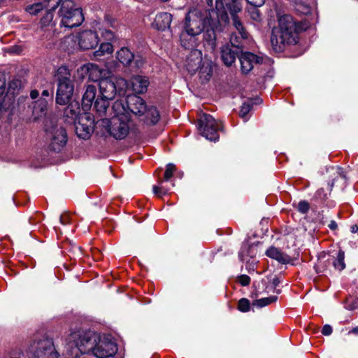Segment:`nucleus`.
<instances>
[{
  "label": "nucleus",
  "instance_id": "nucleus-6",
  "mask_svg": "<svg viewBox=\"0 0 358 358\" xmlns=\"http://www.w3.org/2000/svg\"><path fill=\"white\" fill-rule=\"evenodd\" d=\"M45 131L49 141V148L55 152H59L67 142V135L64 128L59 125L55 119L45 120Z\"/></svg>",
  "mask_w": 358,
  "mask_h": 358
},
{
  "label": "nucleus",
  "instance_id": "nucleus-57",
  "mask_svg": "<svg viewBox=\"0 0 358 358\" xmlns=\"http://www.w3.org/2000/svg\"><path fill=\"white\" fill-rule=\"evenodd\" d=\"M350 231L353 234L357 233V232L358 233V227L357 225H352L351 227Z\"/></svg>",
  "mask_w": 358,
  "mask_h": 358
},
{
  "label": "nucleus",
  "instance_id": "nucleus-49",
  "mask_svg": "<svg viewBox=\"0 0 358 358\" xmlns=\"http://www.w3.org/2000/svg\"><path fill=\"white\" fill-rule=\"evenodd\" d=\"M238 282L242 285V286H247L250 282V278L247 275H241L238 278Z\"/></svg>",
  "mask_w": 358,
  "mask_h": 358
},
{
  "label": "nucleus",
  "instance_id": "nucleus-5",
  "mask_svg": "<svg viewBox=\"0 0 358 358\" xmlns=\"http://www.w3.org/2000/svg\"><path fill=\"white\" fill-rule=\"evenodd\" d=\"M128 82L122 78L108 76L100 80L99 83V95L108 99H113L117 94L124 96L129 89Z\"/></svg>",
  "mask_w": 358,
  "mask_h": 358
},
{
  "label": "nucleus",
  "instance_id": "nucleus-58",
  "mask_svg": "<svg viewBox=\"0 0 358 358\" xmlns=\"http://www.w3.org/2000/svg\"><path fill=\"white\" fill-rule=\"evenodd\" d=\"M349 334H353L355 335H358V326L356 327H354L352 330L349 331Z\"/></svg>",
  "mask_w": 358,
  "mask_h": 358
},
{
  "label": "nucleus",
  "instance_id": "nucleus-1",
  "mask_svg": "<svg viewBox=\"0 0 358 358\" xmlns=\"http://www.w3.org/2000/svg\"><path fill=\"white\" fill-rule=\"evenodd\" d=\"M212 10L202 11L193 8L186 14L182 31L180 35V41L182 47L190 49L197 45V36L204 31V39L212 46L215 45V29L217 28L216 20L213 19Z\"/></svg>",
  "mask_w": 358,
  "mask_h": 358
},
{
  "label": "nucleus",
  "instance_id": "nucleus-7",
  "mask_svg": "<svg viewBox=\"0 0 358 358\" xmlns=\"http://www.w3.org/2000/svg\"><path fill=\"white\" fill-rule=\"evenodd\" d=\"M60 24L66 28L80 26L84 20L82 10L75 8L72 0H64L59 10Z\"/></svg>",
  "mask_w": 358,
  "mask_h": 358
},
{
  "label": "nucleus",
  "instance_id": "nucleus-61",
  "mask_svg": "<svg viewBox=\"0 0 358 358\" xmlns=\"http://www.w3.org/2000/svg\"><path fill=\"white\" fill-rule=\"evenodd\" d=\"M315 271H316L317 273H321L322 271V270L318 269L317 266H315Z\"/></svg>",
  "mask_w": 358,
  "mask_h": 358
},
{
  "label": "nucleus",
  "instance_id": "nucleus-4",
  "mask_svg": "<svg viewBox=\"0 0 358 358\" xmlns=\"http://www.w3.org/2000/svg\"><path fill=\"white\" fill-rule=\"evenodd\" d=\"M241 10L240 5L236 2L232 1L229 4L224 5L223 0H216L215 9L212 10V13L216 15V22L217 24H226L229 22V17L227 12L229 11L231 15L233 25L237 30L238 33L241 35L243 38L248 37V33L245 29L241 20L236 15Z\"/></svg>",
  "mask_w": 358,
  "mask_h": 358
},
{
  "label": "nucleus",
  "instance_id": "nucleus-18",
  "mask_svg": "<svg viewBox=\"0 0 358 358\" xmlns=\"http://www.w3.org/2000/svg\"><path fill=\"white\" fill-rule=\"evenodd\" d=\"M241 50L231 47L229 44L222 46L221 49V57L226 66H231L236 60Z\"/></svg>",
  "mask_w": 358,
  "mask_h": 358
},
{
  "label": "nucleus",
  "instance_id": "nucleus-12",
  "mask_svg": "<svg viewBox=\"0 0 358 358\" xmlns=\"http://www.w3.org/2000/svg\"><path fill=\"white\" fill-rule=\"evenodd\" d=\"M77 39L80 48L83 50L93 49L99 43L97 34L91 30H85L79 33Z\"/></svg>",
  "mask_w": 358,
  "mask_h": 358
},
{
  "label": "nucleus",
  "instance_id": "nucleus-38",
  "mask_svg": "<svg viewBox=\"0 0 358 358\" xmlns=\"http://www.w3.org/2000/svg\"><path fill=\"white\" fill-rule=\"evenodd\" d=\"M43 8V6L41 3H35L33 4H30L27 6L25 8V10L27 13L31 15H37L40 11H41Z\"/></svg>",
  "mask_w": 358,
  "mask_h": 358
},
{
  "label": "nucleus",
  "instance_id": "nucleus-63",
  "mask_svg": "<svg viewBox=\"0 0 358 358\" xmlns=\"http://www.w3.org/2000/svg\"><path fill=\"white\" fill-rule=\"evenodd\" d=\"M162 1H168L169 0H162Z\"/></svg>",
  "mask_w": 358,
  "mask_h": 358
},
{
  "label": "nucleus",
  "instance_id": "nucleus-48",
  "mask_svg": "<svg viewBox=\"0 0 358 358\" xmlns=\"http://www.w3.org/2000/svg\"><path fill=\"white\" fill-rule=\"evenodd\" d=\"M101 36L107 41H112L114 37V33L108 29H104L101 31Z\"/></svg>",
  "mask_w": 358,
  "mask_h": 358
},
{
  "label": "nucleus",
  "instance_id": "nucleus-56",
  "mask_svg": "<svg viewBox=\"0 0 358 358\" xmlns=\"http://www.w3.org/2000/svg\"><path fill=\"white\" fill-rule=\"evenodd\" d=\"M272 283H273L274 287H276L279 285L280 280H278V278H275L273 279Z\"/></svg>",
  "mask_w": 358,
  "mask_h": 358
},
{
  "label": "nucleus",
  "instance_id": "nucleus-22",
  "mask_svg": "<svg viewBox=\"0 0 358 358\" xmlns=\"http://www.w3.org/2000/svg\"><path fill=\"white\" fill-rule=\"evenodd\" d=\"M96 94V88L93 85H88L85 87V92L83 96V108L84 110H88L92 106Z\"/></svg>",
  "mask_w": 358,
  "mask_h": 358
},
{
  "label": "nucleus",
  "instance_id": "nucleus-25",
  "mask_svg": "<svg viewBox=\"0 0 358 358\" xmlns=\"http://www.w3.org/2000/svg\"><path fill=\"white\" fill-rule=\"evenodd\" d=\"M266 254L268 257L277 260L279 263L282 264H288L291 260L290 257L287 255L282 252L275 247L269 248L266 250Z\"/></svg>",
  "mask_w": 358,
  "mask_h": 358
},
{
  "label": "nucleus",
  "instance_id": "nucleus-20",
  "mask_svg": "<svg viewBox=\"0 0 358 358\" xmlns=\"http://www.w3.org/2000/svg\"><path fill=\"white\" fill-rule=\"evenodd\" d=\"M112 110L113 113V117H117L123 119V117L131 118L129 111L128 110V101L124 102L123 100L120 99L114 102L112 106Z\"/></svg>",
  "mask_w": 358,
  "mask_h": 358
},
{
  "label": "nucleus",
  "instance_id": "nucleus-14",
  "mask_svg": "<svg viewBox=\"0 0 358 358\" xmlns=\"http://www.w3.org/2000/svg\"><path fill=\"white\" fill-rule=\"evenodd\" d=\"M239 60L242 73L248 74L253 69L254 64L262 63L263 59L253 53L245 52L241 55Z\"/></svg>",
  "mask_w": 358,
  "mask_h": 358
},
{
  "label": "nucleus",
  "instance_id": "nucleus-26",
  "mask_svg": "<svg viewBox=\"0 0 358 358\" xmlns=\"http://www.w3.org/2000/svg\"><path fill=\"white\" fill-rule=\"evenodd\" d=\"M116 58L123 66H127L134 59V55L129 48L123 47L117 52Z\"/></svg>",
  "mask_w": 358,
  "mask_h": 358
},
{
  "label": "nucleus",
  "instance_id": "nucleus-62",
  "mask_svg": "<svg viewBox=\"0 0 358 358\" xmlns=\"http://www.w3.org/2000/svg\"><path fill=\"white\" fill-rule=\"evenodd\" d=\"M340 171H341V169H340L339 167H337V168H336V172H337L338 173H340Z\"/></svg>",
  "mask_w": 358,
  "mask_h": 358
},
{
  "label": "nucleus",
  "instance_id": "nucleus-53",
  "mask_svg": "<svg viewBox=\"0 0 358 358\" xmlns=\"http://www.w3.org/2000/svg\"><path fill=\"white\" fill-rule=\"evenodd\" d=\"M30 96L32 99H35L38 96V92L37 90H32L30 93Z\"/></svg>",
  "mask_w": 358,
  "mask_h": 358
},
{
  "label": "nucleus",
  "instance_id": "nucleus-13",
  "mask_svg": "<svg viewBox=\"0 0 358 358\" xmlns=\"http://www.w3.org/2000/svg\"><path fill=\"white\" fill-rule=\"evenodd\" d=\"M78 72L82 73L88 74L89 79L93 82H99L105 78L106 70L101 69L98 65L92 63H88L82 66L78 70Z\"/></svg>",
  "mask_w": 358,
  "mask_h": 358
},
{
  "label": "nucleus",
  "instance_id": "nucleus-21",
  "mask_svg": "<svg viewBox=\"0 0 358 358\" xmlns=\"http://www.w3.org/2000/svg\"><path fill=\"white\" fill-rule=\"evenodd\" d=\"M48 102L44 98H41L34 102L32 112V120L34 122L38 121L46 115Z\"/></svg>",
  "mask_w": 358,
  "mask_h": 358
},
{
  "label": "nucleus",
  "instance_id": "nucleus-10",
  "mask_svg": "<svg viewBox=\"0 0 358 358\" xmlns=\"http://www.w3.org/2000/svg\"><path fill=\"white\" fill-rule=\"evenodd\" d=\"M198 130L206 139L210 141H217L219 139L218 130L222 128V122H217L208 114H202L198 120Z\"/></svg>",
  "mask_w": 358,
  "mask_h": 358
},
{
  "label": "nucleus",
  "instance_id": "nucleus-36",
  "mask_svg": "<svg viewBox=\"0 0 358 358\" xmlns=\"http://www.w3.org/2000/svg\"><path fill=\"white\" fill-rule=\"evenodd\" d=\"M240 36L241 35L240 34ZM248 36L249 34L248 35V37L246 38H243L242 36H241L240 38L236 34H233L230 38V45L234 48H236L241 50L243 47V40L247 39L248 38Z\"/></svg>",
  "mask_w": 358,
  "mask_h": 358
},
{
  "label": "nucleus",
  "instance_id": "nucleus-19",
  "mask_svg": "<svg viewBox=\"0 0 358 358\" xmlns=\"http://www.w3.org/2000/svg\"><path fill=\"white\" fill-rule=\"evenodd\" d=\"M171 14L164 12L158 13L154 20L152 25L154 28L164 31L167 28H169L172 22Z\"/></svg>",
  "mask_w": 358,
  "mask_h": 358
},
{
  "label": "nucleus",
  "instance_id": "nucleus-16",
  "mask_svg": "<svg viewBox=\"0 0 358 358\" xmlns=\"http://www.w3.org/2000/svg\"><path fill=\"white\" fill-rule=\"evenodd\" d=\"M147 107L144 100L140 96H131L128 99V110L130 115L131 113L142 117Z\"/></svg>",
  "mask_w": 358,
  "mask_h": 358
},
{
  "label": "nucleus",
  "instance_id": "nucleus-60",
  "mask_svg": "<svg viewBox=\"0 0 358 358\" xmlns=\"http://www.w3.org/2000/svg\"><path fill=\"white\" fill-rule=\"evenodd\" d=\"M206 3L210 6H213V0H206Z\"/></svg>",
  "mask_w": 358,
  "mask_h": 358
},
{
  "label": "nucleus",
  "instance_id": "nucleus-50",
  "mask_svg": "<svg viewBox=\"0 0 358 358\" xmlns=\"http://www.w3.org/2000/svg\"><path fill=\"white\" fill-rule=\"evenodd\" d=\"M133 61L137 69L141 68L145 63V59L140 55L134 56Z\"/></svg>",
  "mask_w": 358,
  "mask_h": 358
},
{
  "label": "nucleus",
  "instance_id": "nucleus-17",
  "mask_svg": "<svg viewBox=\"0 0 358 358\" xmlns=\"http://www.w3.org/2000/svg\"><path fill=\"white\" fill-rule=\"evenodd\" d=\"M150 84L149 80L146 76H135L131 78L130 85L132 91L135 93L143 94L145 93Z\"/></svg>",
  "mask_w": 358,
  "mask_h": 358
},
{
  "label": "nucleus",
  "instance_id": "nucleus-59",
  "mask_svg": "<svg viewBox=\"0 0 358 358\" xmlns=\"http://www.w3.org/2000/svg\"><path fill=\"white\" fill-rule=\"evenodd\" d=\"M42 96H46V97L50 96V92H49V91H48V90H43V92H42Z\"/></svg>",
  "mask_w": 358,
  "mask_h": 358
},
{
  "label": "nucleus",
  "instance_id": "nucleus-31",
  "mask_svg": "<svg viewBox=\"0 0 358 358\" xmlns=\"http://www.w3.org/2000/svg\"><path fill=\"white\" fill-rule=\"evenodd\" d=\"M55 78L57 83L73 80L71 71L66 66H62L57 69Z\"/></svg>",
  "mask_w": 358,
  "mask_h": 358
},
{
  "label": "nucleus",
  "instance_id": "nucleus-30",
  "mask_svg": "<svg viewBox=\"0 0 358 358\" xmlns=\"http://www.w3.org/2000/svg\"><path fill=\"white\" fill-rule=\"evenodd\" d=\"M40 24L42 29H47V30H52L54 28L55 22L53 21L52 11L48 10L45 11L41 19Z\"/></svg>",
  "mask_w": 358,
  "mask_h": 358
},
{
  "label": "nucleus",
  "instance_id": "nucleus-42",
  "mask_svg": "<svg viewBox=\"0 0 358 358\" xmlns=\"http://www.w3.org/2000/svg\"><path fill=\"white\" fill-rule=\"evenodd\" d=\"M21 86V81L17 78H13L8 83V89L9 91H12V93L16 90H18Z\"/></svg>",
  "mask_w": 358,
  "mask_h": 358
},
{
  "label": "nucleus",
  "instance_id": "nucleus-9",
  "mask_svg": "<svg viewBox=\"0 0 358 358\" xmlns=\"http://www.w3.org/2000/svg\"><path fill=\"white\" fill-rule=\"evenodd\" d=\"M29 358H58L59 354L52 338L34 340L27 350Z\"/></svg>",
  "mask_w": 358,
  "mask_h": 358
},
{
  "label": "nucleus",
  "instance_id": "nucleus-45",
  "mask_svg": "<svg viewBox=\"0 0 358 358\" xmlns=\"http://www.w3.org/2000/svg\"><path fill=\"white\" fill-rule=\"evenodd\" d=\"M6 90V75L0 73V97L4 94Z\"/></svg>",
  "mask_w": 358,
  "mask_h": 358
},
{
  "label": "nucleus",
  "instance_id": "nucleus-55",
  "mask_svg": "<svg viewBox=\"0 0 358 358\" xmlns=\"http://www.w3.org/2000/svg\"><path fill=\"white\" fill-rule=\"evenodd\" d=\"M329 227L332 230L336 229V227H337L336 222L335 221H331L330 224H329Z\"/></svg>",
  "mask_w": 358,
  "mask_h": 358
},
{
  "label": "nucleus",
  "instance_id": "nucleus-2",
  "mask_svg": "<svg viewBox=\"0 0 358 358\" xmlns=\"http://www.w3.org/2000/svg\"><path fill=\"white\" fill-rule=\"evenodd\" d=\"M90 330L76 329L71 331L65 338V345L69 348H76L80 353L92 352L97 358H114L117 352L116 343L107 338L99 340Z\"/></svg>",
  "mask_w": 358,
  "mask_h": 358
},
{
  "label": "nucleus",
  "instance_id": "nucleus-8",
  "mask_svg": "<svg viewBox=\"0 0 358 358\" xmlns=\"http://www.w3.org/2000/svg\"><path fill=\"white\" fill-rule=\"evenodd\" d=\"M130 119L124 117L123 119L112 117L110 120L101 119L96 122L98 127H101L106 129L110 136L115 139H124L129 134Z\"/></svg>",
  "mask_w": 358,
  "mask_h": 358
},
{
  "label": "nucleus",
  "instance_id": "nucleus-46",
  "mask_svg": "<svg viewBox=\"0 0 358 358\" xmlns=\"http://www.w3.org/2000/svg\"><path fill=\"white\" fill-rule=\"evenodd\" d=\"M78 107L76 108H73V106L72 104L67 106V108L64 110V114L66 116H69V114L71 115V117H76L77 114L78 113Z\"/></svg>",
  "mask_w": 358,
  "mask_h": 358
},
{
  "label": "nucleus",
  "instance_id": "nucleus-24",
  "mask_svg": "<svg viewBox=\"0 0 358 358\" xmlns=\"http://www.w3.org/2000/svg\"><path fill=\"white\" fill-rule=\"evenodd\" d=\"M198 70L199 71L200 78L202 81H208L213 73L212 61L205 58L202 60Z\"/></svg>",
  "mask_w": 358,
  "mask_h": 358
},
{
  "label": "nucleus",
  "instance_id": "nucleus-28",
  "mask_svg": "<svg viewBox=\"0 0 358 358\" xmlns=\"http://www.w3.org/2000/svg\"><path fill=\"white\" fill-rule=\"evenodd\" d=\"M110 99L99 96L94 101V108L99 116L106 115Z\"/></svg>",
  "mask_w": 358,
  "mask_h": 358
},
{
  "label": "nucleus",
  "instance_id": "nucleus-39",
  "mask_svg": "<svg viewBox=\"0 0 358 358\" xmlns=\"http://www.w3.org/2000/svg\"><path fill=\"white\" fill-rule=\"evenodd\" d=\"M257 7L258 6H250L247 8L251 20L255 22H259L262 20L261 15Z\"/></svg>",
  "mask_w": 358,
  "mask_h": 358
},
{
  "label": "nucleus",
  "instance_id": "nucleus-37",
  "mask_svg": "<svg viewBox=\"0 0 358 358\" xmlns=\"http://www.w3.org/2000/svg\"><path fill=\"white\" fill-rule=\"evenodd\" d=\"M334 186V181L329 185V187L328 188L327 191L329 192V194L331 191V189ZM328 193L323 189L320 188L319 189L314 195V199L317 201H324L327 199Z\"/></svg>",
  "mask_w": 358,
  "mask_h": 358
},
{
  "label": "nucleus",
  "instance_id": "nucleus-11",
  "mask_svg": "<svg viewBox=\"0 0 358 358\" xmlns=\"http://www.w3.org/2000/svg\"><path fill=\"white\" fill-rule=\"evenodd\" d=\"M74 90L73 81L57 83L56 102L59 105L67 104L73 95Z\"/></svg>",
  "mask_w": 358,
  "mask_h": 358
},
{
  "label": "nucleus",
  "instance_id": "nucleus-44",
  "mask_svg": "<svg viewBox=\"0 0 358 358\" xmlns=\"http://www.w3.org/2000/svg\"><path fill=\"white\" fill-rule=\"evenodd\" d=\"M310 209L309 203L306 201H301L297 206V210L303 214H306Z\"/></svg>",
  "mask_w": 358,
  "mask_h": 358
},
{
  "label": "nucleus",
  "instance_id": "nucleus-32",
  "mask_svg": "<svg viewBox=\"0 0 358 358\" xmlns=\"http://www.w3.org/2000/svg\"><path fill=\"white\" fill-rule=\"evenodd\" d=\"M113 51V48L110 42L101 43L99 50L94 52V57L98 58L105 55H110Z\"/></svg>",
  "mask_w": 358,
  "mask_h": 358
},
{
  "label": "nucleus",
  "instance_id": "nucleus-51",
  "mask_svg": "<svg viewBox=\"0 0 358 358\" xmlns=\"http://www.w3.org/2000/svg\"><path fill=\"white\" fill-rule=\"evenodd\" d=\"M248 4L250 5V6H262L265 0H246Z\"/></svg>",
  "mask_w": 358,
  "mask_h": 358
},
{
  "label": "nucleus",
  "instance_id": "nucleus-41",
  "mask_svg": "<svg viewBox=\"0 0 358 358\" xmlns=\"http://www.w3.org/2000/svg\"><path fill=\"white\" fill-rule=\"evenodd\" d=\"M238 308L241 312H248L250 310L249 300L245 298L240 299L238 303Z\"/></svg>",
  "mask_w": 358,
  "mask_h": 358
},
{
  "label": "nucleus",
  "instance_id": "nucleus-23",
  "mask_svg": "<svg viewBox=\"0 0 358 358\" xmlns=\"http://www.w3.org/2000/svg\"><path fill=\"white\" fill-rule=\"evenodd\" d=\"M160 119V115L155 106L147 107L145 113H143L141 120L146 124L154 125L157 124Z\"/></svg>",
  "mask_w": 358,
  "mask_h": 358
},
{
  "label": "nucleus",
  "instance_id": "nucleus-34",
  "mask_svg": "<svg viewBox=\"0 0 358 358\" xmlns=\"http://www.w3.org/2000/svg\"><path fill=\"white\" fill-rule=\"evenodd\" d=\"M344 259L345 252L343 250H339L336 259L333 262L334 266L336 270L341 271L345 268Z\"/></svg>",
  "mask_w": 358,
  "mask_h": 358
},
{
  "label": "nucleus",
  "instance_id": "nucleus-40",
  "mask_svg": "<svg viewBox=\"0 0 358 358\" xmlns=\"http://www.w3.org/2000/svg\"><path fill=\"white\" fill-rule=\"evenodd\" d=\"M62 0H44L45 6L48 10H55L60 4L62 5Z\"/></svg>",
  "mask_w": 358,
  "mask_h": 358
},
{
  "label": "nucleus",
  "instance_id": "nucleus-47",
  "mask_svg": "<svg viewBox=\"0 0 358 358\" xmlns=\"http://www.w3.org/2000/svg\"><path fill=\"white\" fill-rule=\"evenodd\" d=\"M153 192L157 196L162 197L168 193V190L163 187L153 186Z\"/></svg>",
  "mask_w": 358,
  "mask_h": 358
},
{
  "label": "nucleus",
  "instance_id": "nucleus-33",
  "mask_svg": "<svg viewBox=\"0 0 358 358\" xmlns=\"http://www.w3.org/2000/svg\"><path fill=\"white\" fill-rule=\"evenodd\" d=\"M253 106V102L250 100H248L243 103L240 110V116L246 122L248 120V113L251 110Z\"/></svg>",
  "mask_w": 358,
  "mask_h": 358
},
{
  "label": "nucleus",
  "instance_id": "nucleus-3",
  "mask_svg": "<svg viewBox=\"0 0 358 358\" xmlns=\"http://www.w3.org/2000/svg\"><path fill=\"white\" fill-rule=\"evenodd\" d=\"M278 26L272 31L271 43L273 48L278 52L283 50L287 45H295L299 39V31L301 25L288 14L278 17Z\"/></svg>",
  "mask_w": 358,
  "mask_h": 358
},
{
  "label": "nucleus",
  "instance_id": "nucleus-29",
  "mask_svg": "<svg viewBox=\"0 0 358 358\" xmlns=\"http://www.w3.org/2000/svg\"><path fill=\"white\" fill-rule=\"evenodd\" d=\"M255 255L254 247L249 245L248 243H244L239 252V259L242 262H249L250 259Z\"/></svg>",
  "mask_w": 358,
  "mask_h": 358
},
{
  "label": "nucleus",
  "instance_id": "nucleus-54",
  "mask_svg": "<svg viewBox=\"0 0 358 358\" xmlns=\"http://www.w3.org/2000/svg\"><path fill=\"white\" fill-rule=\"evenodd\" d=\"M59 220L62 224H66L68 222V217L66 215H62L59 218Z\"/></svg>",
  "mask_w": 358,
  "mask_h": 358
},
{
  "label": "nucleus",
  "instance_id": "nucleus-15",
  "mask_svg": "<svg viewBox=\"0 0 358 358\" xmlns=\"http://www.w3.org/2000/svg\"><path fill=\"white\" fill-rule=\"evenodd\" d=\"M202 60L201 51L197 49H193L186 59L185 66L187 71L191 74H194L196 71H198Z\"/></svg>",
  "mask_w": 358,
  "mask_h": 358
},
{
  "label": "nucleus",
  "instance_id": "nucleus-43",
  "mask_svg": "<svg viewBox=\"0 0 358 358\" xmlns=\"http://www.w3.org/2000/svg\"><path fill=\"white\" fill-rule=\"evenodd\" d=\"M176 170L175 165L173 164H169L166 166V169L164 173V180L168 181L173 174V172Z\"/></svg>",
  "mask_w": 358,
  "mask_h": 358
},
{
  "label": "nucleus",
  "instance_id": "nucleus-52",
  "mask_svg": "<svg viewBox=\"0 0 358 358\" xmlns=\"http://www.w3.org/2000/svg\"><path fill=\"white\" fill-rule=\"evenodd\" d=\"M332 333V328L329 324H325L322 329V334L324 336H329Z\"/></svg>",
  "mask_w": 358,
  "mask_h": 358
},
{
  "label": "nucleus",
  "instance_id": "nucleus-35",
  "mask_svg": "<svg viewBox=\"0 0 358 358\" xmlns=\"http://www.w3.org/2000/svg\"><path fill=\"white\" fill-rule=\"evenodd\" d=\"M278 299L276 296H270L268 297L262 298L254 301L253 305L259 308L264 307L271 303L275 302Z\"/></svg>",
  "mask_w": 358,
  "mask_h": 358
},
{
  "label": "nucleus",
  "instance_id": "nucleus-27",
  "mask_svg": "<svg viewBox=\"0 0 358 358\" xmlns=\"http://www.w3.org/2000/svg\"><path fill=\"white\" fill-rule=\"evenodd\" d=\"M76 132L80 138L87 139L90 137L93 132V127L87 125L80 121L76 123Z\"/></svg>",
  "mask_w": 358,
  "mask_h": 358
}]
</instances>
